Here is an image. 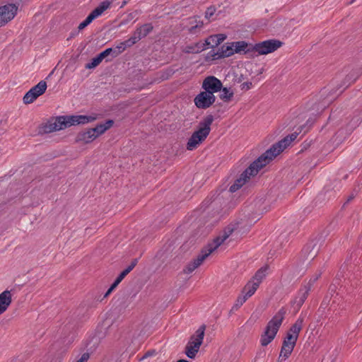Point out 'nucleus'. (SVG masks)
Here are the masks:
<instances>
[{
    "label": "nucleus",
    "mask_w": 362,
    "mask_h": 362,
    "mask_svg": "<svg viewBox=\"0 0 362 362\" xmlns=\"http://www.w3.org/2000/svg\"><path fill=\"white\" fill-rule=\"evenodd\" d=\"M69 116H61L55 119L54 124H56L57 131L63 129L67 127H70L69 124Z\"/></svg>",
    "instance_id": "23"
},
{
    "label": "nucleus",
    "mask_w": 362,
    "mask_h": 362,
    "mask_svg": "<svg viewBox=\"0 0 362 362\" xmlns=\"http://www.w3.org/2000/svg\"><path fill=\"white\" fill-rule=\"evenodd\" d=\"M141 35V30H139V28H137L133 35L128 39V42L130 44L134 45L142 38Z\"/></svg>",
    "instance_id": "30"
},
{
    "label": "nucleus",
    "mask_w": 362,
    "mask_h": 362,
    "mask_svg": "<svg viewBox=\"0 0 362 362\" xmlns=\"http://www.w3.org/2000/svg\"><path fill=\"white\" fill-rule=\"evenodd\" d=\"M177 362H188V361L187 360L181 359V360H179Z\"/></svg>",
    "instance_id": "44"
},
{
    "label": "nucleus",
    "mask_w": 362,
    "mask_h": 362,
    "mask_svg": "<svg viewBox=\"0 0 362 362\" xmlns=\"http://www.w3.org/2000/svg\"><path fill=\"white\" fill-rule=\"evenodd\" d=\"M247 299L248 298L246 297V296L243 294L242 293L241 295L238 297L235 304V307L236 308H240Z\"/></svg>",
    "instance_id": "34"
},
{
    "label": "nucleus",
    "mask_w": 362,
    "mask_h": 362,
    "mask_svg": "<svg viewBox=\"0 0 362 362\" xmlns=\"http://www.w3.org/2000/svg\"><path fill=\"white\" fill-rule=\"evenodd\" d=\"M110 6V2L105 1L100 3V4L96 7L94 10L91 11V13L86 17L85 21L88 23H91V22L101 16L105 11L109 8Z\"/></svg>",
    "instance_id": "12"
},
{
    "label": "nucleus",
    "mask_w": 362,
    "mask_h": 362,
    "mask_svg": "<svg viewBox=\"0 0 362 362\" xmlns=\"http://www.w3.org/2000/svg\"><path fill=\"white\" fill-rule=\"evenodd\" d=\"M303 317L300 315L295 323L291 327L288 332L298 338L299 333L303 328Z\"/></svg>",
    "instance_id": "20"
},
{
    "label": "nucleus",
    "mask_w": 362,
    "mask_h": 362,
    "mask_svg": "<svg viewBox=\"0 0 362 362\" xmlns=\"http://www.w3.org/2000/svg\"><path fill=\"white\" fill-rule=\"evenodd\" d=\"M12 302L11 291L6 290L0 293V315L4 313Z\"/></svg>",
    "instance_id": "16"
},
{
    "label": "nucleus",
    "mask_w": 362,
    "mask_h": 362,
    "mask_svg": "<svg viewBox=\"0 0 362 362\" xmlns=\"http://www.w3.org/2000/svg\"><path fill=\"white\" fill-rule=\"evenodd\" d=\"M89 24L84 20L83 22H81L78 26V29L79 30H81L83 29H84L86 27H87Z\"/></svg>",
    "instance_id": "40"
},
{
    "label": "nucleus",
    "mask_w": 362,
    "mask_h": 362,
    "mask_svg": "<svg viewBox=\"0 0 362 362\" xmlns=\"http://www.w3.org/2000/svg\"><path fill=\"white\" fill-rule=\"evenodd\" d=\"M89 358V354L87 353H84L81 358L77 360L76 362H87Z\"/></svg>",
    "instance_id": "39"
},
{
    "label": "nucleus",
    "mask_w": 362,
    "mask_h": 362,
    "mask_svg": "<svg viewBox=\"0 0 362 362\" xmlns=\"http://www.w3.org/2000/svg\"><path fill=\"white\" fill-rule=\"evenodd\" d=\"M297 340V337H295L294 335L287 332L286 337L283 341V344H286L291 347H295Z\"/></svg>",
    "instance_id": "26"
},
{
    "label": "nucleus",
    "mask_w": 362,
    "mask_h": 362,
    "mask_svg": "<svg viewBox=\"0 0 362 362\" xmlns=\"http://www.w3.org/2000/svg\"><path fill=\"white\" fill-rule=\"evenodd\" d=\"M321 276V272H317L316 273H315L311 277L310 279H309L308 282H307L306 284H305L304 285L305 286H309V288L311 289V288L313 287V286L314 285V284L316 282V281Z\"/></svg>",
    "instance_id": "33"
},
{
    "label": "nucleus",
    "mask_w": 362,
    "mask_h": 362,
    "mask_svg": "<svg viewBox=\"0 0 362 362\" xmlns=\"http://www.w3.org/2000/svg\"><path fill=\"white\" fill-rule=\"evenodd\" d=\"M56 131H57V129L54 122H48L42 127V132L44 133H50Z\"/></svg>",
    "instance_id": "32"
},
{
    "label": "nucleus",
    "mask_w": 362,
    "mask_h": 362,
    "mask_svg": "<svg viewBox=\"0 0 362 362\" xmlns=\"http://www.w3.org/2000/svg\"><path fill=\"white\" fill-rule=\"evenodd\" d=\"M127 2V0H125V1L124 2L123 5L126 4Z\"/></svg>",
    "instance_id": "46"
},
{
    "label": "nucleus",
    "mask_w": 362,
    "mask_h": 362,
    "mask_svg": "<svg viewBox=\"0 0 362 362\" xmlns=\"http://www.w3.org/2000/svg\"><path fill=\"white\" fill-rule=\"evenodd\" d=\"M220 98L223 101H229L233 96V92L227 88H222Z\"/></svg>",
    "instance_id": "27"
},
{
    "label": "nucleus",
    "mask_w": 362,
    "mask_h": 362,
    "mask_svg": "<svg viewBox=\"0 0 362 362\" xmlns=\"http://www.w3.org/2000/svg\"><path fill=\"white\" fill-rule=\"evenodd\" d=\"M259 287L257 283H255L252 280L249 281L243 288L242 293L245 295L248 298L251 297L256 292Z\"/></svg>",
    "instance_id": "21"
},
{
    "label": "nucleus",
    "mask_w": 362,
    "mask_h": 362,
    "mask_svg": "<svg viewBox=\"0 0 362 362\" xmlns=\"http://www.w3.org/2000/svg\"><path fill=\"white\" fill-rule=\"evenodd\" d=\"M206 49V44L202 41L187 45L183 51L186 53L196 54Z\"/></svg>",
    "instance_id": "18"
},
{
    "label": "nucleus",
    "mask_w": 362,
    "mask_h": 362,
    "mask_svg": "<svg viewBox=\"0 0 362 362\" xmlns=\"http://www.w3.org/2000/svg\"><path fill=\"white\" fill-rule=\"evenodd\" d=\"M213 121V116L209 115L200 123L199 129L188 139L187 143V149L188 151L195 150L206 139L210 133V126Z\"/></svg>",
    "instance_id": "4"
},
{
    "label": "nucleus",
    "mask_w": 362,
    "mask_h": 362,
    "mask_svg": "<svg viewBox=\"0 0 362 362\" xmlns=\"http://www.w3.org/2000/svg\"><path fill=\"white\" fill-rule=\"evenodd\" d=\"M226 38V35L224 34H217L209 36L206 40L204 43L206 44V49L209 47H214L220 45L224 40Z\"/></svg>",
    "instance_id": "17"
},
{
    "label": "nucleus",
    "mask_w": 362,
    "mask_h": 362,
    "mask_svg": "<svg viewBox=\"0 0 362 362\" xmlns=\"http://www.w3.org/2000/svg\"><path fill=\"white\" fill-rule=\"evenodd\" d=\"M17 10L18 7L13 4L0 6V27L12 20Z\"/></svg>",
    "instance_id": "9"
},
{
    "label": "nucleus",
    "mask_w": 362,
    "mask_h": 362,
    "mask_svg": "<svg viewBox=\"0 0 362 362\" xmlns=\"http://www.w3.org/2000/svg\"><path fill=\"white\" fill-rule=\"evenodd\" d=\"M47 86L45 81H40L37 85L31 88L24 95L23 100L25 104L33 103L39 96L47 90Z\"/></svg>",
    "instance_id": "7"
},
{
    "label": "nucleus",
    "mask_w": 362,
    "mask_h": 362,
    "mask_svg": "<svg viewBox=\"0 0 362 362\" xmlns=\"http://www.w3.org/2000/svg\"><path fill=\"white\" fill-rule=\"evenodd\" d=\"M215 11H216V8L214 7L208 8L205 13L206 18H207L209 21L213 20L214 19L213 16H214Z\"/></svg>",
    "instance_id": "35"
},
{
    "label": "nucleus",
    "mask_w": 362,
    "mask_h": 362,
    "mask_svg": "<svg viewBox=\"0 0 362 362\" xmlns=\"http://www.w3.org/2000/svg\"><path fill=\"white\" fill-rule=\"evenodd\" d=\"M282 45L283 42L279 40H267L255 44L253 50L259 55H264L275 52Z\"/></svg>",
    "instance_id": "6"
},
{
    "label": "nucleus",
    "mask_w": 362,
    "mask_h": 362,
    "mask_svg": "<svg viewBox=\"0 0 362 362\" xmlns=\"http://www.w3.org/2000/svg\"><path fill=\"white\" fill-rule=\"evenodd\" d=\"M132 45H133L132 44H130L128 42V40H127L124 42H119V44H117L115 46V47L113 48L114 49V57H117L118 55H119L121 53H122L127 47H131Z\"/></svg>",
    "instance_id": "24"
},
{
    "label": "nucleus",
    "mask_w": 362,
    "mask_h": 362,
    "mask_svg": "<svg viewBox=\"0 0 362 362\" xmlns=\"http://www.w3.org/2000/svg\"><path fill=\"white\" fill-rule=\"evenodd\" d=\"M216 101V97L211 92L201 91L194 99L196 107L199 109L206 110L211 107Z\"/></svg>",
    "instance_id": "8"
},
{
    "label": "nucleus",
    "mask_w": 362,
    "mask_h": 362,
    "mask_svg": "<svg viewBox=\"0 0 362 362\" xmlns=\"http://www.w3.org/2000/svg\"><path fill=\"white\" fill-rule=\"evenodd\" d=\"M356 126H357V124H355L354 125H353V126L350 128L349 131H352V130H353V129H354Z\"/></svg>",
    "instance_id": "43"
},
{
    "label": "nucleus",
    "mask_w": 362,
    "mask_h": 362,
    "mask_svg": "<svg viewBox=\"0 0 362 362\" xmlns=\"http://www.w3.org/2000/svg\"><path fill=\"white\" fill-rule=\"evenodd\" d=\"M100 56L105 59L106 57H107L110 54H112V57H114V49L113 48H107L105 49L103 52L99 54Z\"/></svg>",
    "instance_id": "36"
},
{
    "label": "nucleus",
    "mask_w": 362,
    "mask_h": 362,
    "mask_svg": "<svg viewBox=\"0 0 362 362\" xmlns=\"http://www.w3.org/2000/svg\"><path fill=\"white\" fill-rule=\"evenodd\" d=\"M103 58L98 54L96 57L92 59L91 62L86 65L87 69H93L98 66L103 61Z\"/></svg>",
    "instance_id": "31"
},
{
    "label": "nucleus",
    "mask_w": 362,
    "mask_h": 362,
    "mask_svg": "<svg viewBox=\"0 0 362 362\" xmlns=\"http://www.w3.org/2000/svg\"><path fill=\"white\" fill-rule=\"evenodd\" d=\"M310 290L311 289L309 288V286L303 285L298 291L296 296L293 300V305L297 308L298 310L300 309V308L303 305L307 299Z\"/></svg>",
    "instance_id": "13"
},
{
    "label": "nucleus",
    "mask_w": 362,
    "mask_h": 362,
    "mask_svg": "<svg viewBox=\"0 0 362 362\" xmlns=\"http://www.w3.org/2000/svg\"><path fill=\"white\" fill-rule=\"evenodd\" d=\"M222 87L223 85L221 81L213 76L206 77L202 85V88L205 91H209L214 95V93L221 91Z\"/></svg>",
    "instance_id": "10"
},
{
    "label": "nucleus",
    "mask_w": 362,
    "mask_h": 362,
    "mask_svg": "<svg viewBox=\"0 0 362 362\" xmlns=\"http://www.w3.org/2000/svg\"><path fill=\"white\" fill-rule=\"evenodd\" d=\"M139 30H141V35L143 37H146L153 30V25L151 23L144 24L140 27H139Z\"/></svg>",
    "instance_id": "29"
},
{
    "label": "nucleus",
    "mask_w": 362,
    "mask_h": 362,
    "mask_svg": "<svg viewBox=\"0 0 362 362\" xmlns=\"http://www.w3.org/2000/svg\"><path fill=\"white\" fill-rule=\"evenodd\" d=\"M114 124L113 120L108 119L105 123H101L96 125L95 127L92 128L96 137L98 138L103 134H104L107 130L110 129Z\"/></svg>",
    "instance_id": "19"
},
{
    "label": "nucleus",
    "mask_w": 362,
    "mask_h": 362,
    "mask_svg": "<svg viewBox=\"0 0 362 362\" xmlns=\"http://www.w3.org/2000/svg\"><path fill=\"white\" fill-rule=\"evenodd\" d=\"M124 277L125 276L122 274L120 273V274L115 280L114 283L111 285V286L107 291L104 297L108 296L112 292V291L117 288V286L124 279Z\"/></svg>",
    "instance_id": "28"
},
{
    "label": "nucleus",
    "mask_w": 362,
    "mask_h": 362,
    "mask_svg": "<svg viewBox=\"0 0 362 362\" xmlns=\"http://www.w3.org/2000/svg\"><path fill=\"white\" fill-rule=\"evenodd\" d=\"M97 119L96 116L92 115H71L69 116V124L76 125V124H84L91 122L95 121Z\"/></svg>",
    "instance_id": "14"
},
{
    "label": "nucleus",
    "mask_w": 362,
    "mask_h": 362,
    "mask_svg": "<svg viewBox=\"0 0 362 362\" xmlns=\"http://www.w3.org/2000/svg\"><path fill=\"white\" fill-rule=\"evenodd\" d=\"M97 139L92 128L88 129L86 131L79 132L76 137V141L77 142H82L83 144H89Z\"/></svg>",
    "instance_id": "15"
},
{
    "label": "nucleus",
    "mask_w": 362,
    "mask_h": 362,
    "mask_svg": "<svg viewBox=\"0 0 362 362\" xmlns=\"http://www.w3.org/2000/svg\"><path fill=\"white\" fill-rule=\"evenodd\" d=\"M205 332V326L202 325L195 332V333L190 337V339L186 346V355L190 358H194L199 350V348L203 342Z\"/></svg>",
    "instance_id": "5"
},
{
    "label": "nucleus",
    "mask_w": 362,
    "mask_h": 362,
    "mask_svg": "<svg viewBox=\"0 0 362 362\" xmlns=\"http://www.w3.org/2000/svg\"><path fill=\"white\" fill-rule=\"evenodd\" d=\"M286 310L281 308L268 322L264 331L260 336L259 343L262 346H267L275 338L284 319Z\"/></svg>",
    "instance_id": "3"
},
{
    "label": "nucleus",
    "mask_w": 362,
    "mask_h": 362,
    "mask_svg": "<svg viewBox=\"0 0 362 362\" xmlns=\"http://www.w3.org/2000/svg\"><path fill=\"white\" fill-rule=\"evenodd\" d=\"M247 47V43L244 41H238L233 42L231 46H227L226 49L223 50V55L226 57L231 56L235 52L238 53L245 51Z\"/></svg>",
    "instance_id": "11"
},
{
    "label": "nucleus",
    "mask_w": 362,
    "mask_h": 362,
    "mask_svg": "<svg viewBox=\"0 0 362 362\" xmlns=\"http://www.w3.org/2000/svg\"><path fill=\"white\" fill-rule=\"evenodd\" d=\"M298 133H293L274 144L265 153L261 155L240 175L234 184L230 187V192H235L239 189L251 177L257 175L260 169L266 166L276 156L282 152L290 144L296 139Z\"/></svg>",
    "instance_id": "1"
},
{
    "label": "nucleus",
    "mask_w": 362,
    "mask_h": 362,
    "mask_svg": "<svg viewBox=\"0 0 362 362\" xmlns=\"http://www.w3.org/2000/svg\"><path fill=\"white\" fill-rule=\"evenodd\" d=\"M136 264H137V259H134V260L132 262V263L130 264V265H129V266L127 267V268H126V269H125V270H126L128 273H129V272H131V271H132V270L135 267V266L136 265Z\"/></svg>",
    "instance_id": "38"
},
{
    "label": "nucleus",
    "mask_w": 362,
    "mask_h": 362,
    "mask_svg": "<svg viewBox=\"0 0 362 362\" xmlns=\"http://www.w3.org/2000/svg\"><path fill=\"white\" fill-rule=\"evenodd\" d=\"M294 347H291L290 346L282 344L280 354H279V360L281 361L286 360L289 357V356L291 354Z\"/></svg>",
    "instance_id": "25"
},
{
    "label": "nucleus",
    "mask_w": 362,
    "mask_h": 362,
    "mask_svg": "<svg viewBox=\"0 0 362 362\" xmlns=\"http://www.w3.org/2000/svg\"><path fill=\"white\" fill-rule=\"evenodd\" d=\"M233 229L230 228H226L221 235L216 237L214 240L209 243L201 251V253L197 257L189 262L184 269L185 274H190L194 271L205 259L209 256L213 252L218 249L220 246L225 243L226 240L233 233Z\"/></svg>",
    "instance_id": "2"
},
{
    "label": "nucleus",
    "mask_w": 362,
    "mask_h": 362,
    "mask_svg": "<svg viewBox=\"0 0 362 362\" xmlns=\"http://www.w3.org/2000/svg\"><path fill=\"white\" fill-rule=\"evenodd\" d=\"M268 269V266L261 267L259 270H257L251 280L259 286L262 280L266 277Z\"/></svg>",
    "instance_id": "22"
},
{
    "label": "nucleus",
    "mask_w": 362,
    "mask_h": 362,
    "mask_svg": "<svg viewBox=\"0 0 362 362\" xmlns=\"http://www.w3.org/2000/svg\"><path fill=\"white\" fill-rule=\"evenodd\" d=\"M124 276H126L129 273L124 269L121 272Z\"/></svg>",
    "instance_id": "42"
},
{
    "label": "nucleus",
    "mask_w": 362,
    "mask_h": 362,
    "mask_svg": "<svg viewBox=\"0 0 362 362\" xmlns=\"http://www.w3.org/2000/svg\"><path fill=\"white\" fill-rule=\"evenodd\" d=\"M242 86H243V88L246 86L247 89H250L251 88L252 83H244L242 84Z\"/></svg>",
    "instance_id": "41"
},
{
    "label": "nucleus",
    "mask_w": 362,
    "mask_h": 362,
    "mask_svg": "<svg viewBox=\"0 0 362 362\" xmlns=\"http://www.w3.org/2000/svg\"><path fill=\"white\" fill-rule=\"evenodd\" d=\"M193 21L196 23L195 25H192L189 28V31L191 33H195L196 29L199 28H202L203 25V23L201 21H197V18L193 19Z\"/></svg>",
    "instance_id": "37"
},
{
    "label": "nucleus",
    "mask_w": 362,
    "mask_h": 362,
    "mask_svg": "<svg viewBox=\"0 0 362 362\" xmlns=\"http://www.w3.org/2000/svg\"><path fill=\"white\" fill-rule=\"evenodd\" d=\"M355 1H356V0H351L349 4H351L354 3V2H355Z\"/></svg>",
    "instance_id": "45"
}]
</instances>
